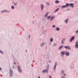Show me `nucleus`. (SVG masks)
<instances>
[{
    "label": "nucleus",
    "instance_id": "nucleus-1",
    "mask_svg": "<svg viewBox=\"0 0 78 78\" xmlns=\"http://www.w3.org/2000/svg\"><path fill=\"white\" fill-rule=\"evenodd\" d=\"M58 65V62H56L55 63L54 66L53 68V70L54 72H55L56 71V66H57V65Z\"/></svg>",
    "mask_w": 78,
    "mask_h": 78
},
{
    "label": "nucleus",
    "instance_id": "nucleus-2",
    "mask_svg": "<svg viewBox=\"0 0 78 78\" xmlns=\"http://www.w3.org/2000/svg\"><path fill=\"white\" fill-rule=\"evenodd\" d=\"M13 75V71L12 70L10 69L9 70V76L10 77L12 76Z\"/></svg>",
    "mask_w": 78,
    "mask_h": 78
},
{
    "label": "nucleus",
    "instance_id": "nucleus-3",
    "mask_svg": "<svg viewBox=\"0 0 78 78\" xmlns=\"http://www.w3.org/2000/svg\"><path fill=\"white\" fill-rule=\"evenodd\" d=\"M40 7L41 8V10L42 11V10H44V5L43 4H41L40 5Z\"/></svg>",
    "mask_w": 78,
    "mask_h": 78
},
{
    "label": "nucleus",
    "instance_id": "nucleus-4",
    "mask_svg": "<svg viewBox=\"0 0 78 78\" xmlns=\"http://www.w3.org/2000/svg\"><path fill=\"white\" fill-rule=\"evenodd\" d=\"M64 54L66 55V56H69V55H70V53L67 51H66V52H65V51Z\"/></svg>",
    "mask_w": 78,
    "mask_h": 78
},
{
    "label": "nucleus",
    "instance_id": "nucleus-5",
    "mask_svg": "<svg viewBox=\"0 0 78 78\" xmlns=\"http://www.w3.org/2000/svg\"><path fill=\"white\" fill-rule=\"evenodd\" d=\"M10 12V11L9 10H5L2 11L1 12V13H3V12Z\"/></svg>",
    "mask_w": 78,
    "mask_h": 78
},
{
    "label": "nucleus",
    "instance_id": "nucleus-6",
    "mask_svg": "<svg viewBox=\"0 0 78 78\" xmlns=\"http://www.w3.org/2000/svg\"><path fill=\"white\" fill-rule=\"evenodd\" d=\"M69 7V5L68 4V3H67L66 4V5H63L62 7V9H63V8H67V7Z\"/></svg>",
    "mask_w": 78,
    "mask_h": 78
},
{
    "label": "nucleus",
    "instance_id": "nucleus-7",
    "mask_svg": "<svg viewBox=\"0 0 78 78\" xmlns=\"http://www.w3.org/2000/svg\"><path fill=\"white\" fill-rule=\"evenodd\" d=\"M68 6H70V7H72V8H73L74 7V4H73V3H71L70 4H69L68 3Z\"/></svg>",
    "mask_w": 78,
    "mask_h": 78
},
{
    "label": "nucleus",
    "instance_id": "nucleus-8",
    "mask_svg": "<svg viewBox=\"0 0 78 78\" xmlns=\"http://www.w3.org/2000/svg\"><path fill=\"white\" fill-rule=\"evenodd\" d=\"M64 70H61V72L60 73V75L61 76H62V75H64Z\"/></svg>",
    "mask_w": 78,
    "mask_h": 78
},
{
    "label": "nucleus",
    "instance_id": "nucleus-9",
    "mask_svg": "<svg viewBox=\"0 0 78 78\" xmlns=\"http://www.w3.org/2000/svg\"><path fill=\"white\" fill-rule=\"evenodd\" d=\"M18 70L19 72H20V73H21L22 72V69L20 68V66H18Z\"/></svg>",
    "mask_w": 78,
    "mask_h": 78
},
{
    "label": "nucleus",
    "instance_id": "nucleus-10",
    "mask_svg": "<svg viewBox=\"0 0 78 78\" xmlns=\"http://www.w3.org/2000/svg\"><path fill=\"white\" fill-rule=\"evenodd\" d=\"M75 38V36L72 37L70 40V42H72L73 40H74Z\"/></svg>",
    "mask_w": 78,
    "mask_h": 78
},
{
    "label": "nucleus",
    "instance_id": "nucleus-11",
    "mask_svg": "<svg viewBox=\"0 0 78 78\" xmlns=\"http://www.w3.org/2000/svg\"><path fill=\"white\" fill-rule=\"evenodd\" d=\"M64 48H66V49H69V50H70V47L69 46H64Z\"/></svg>",
    "mask_w": 78,
    "mask_h": 78
},
{
    "label": "nucleus",
    "instance_id": "nucleus-12",
    "mask_svg": "<svg viewBox=\"0 0 78 78\" xmlns=\"http://www.w3.org/2000/svg\"><path fill=\"white\" fill-rule=\"evenodd\" d=\"M47 65L46 66V69L48 70V69H49V66L50 65L48 64V62L47 63Z\"/></svg>",
    "mask_w": 78,
    "mask_h": 78
},
{
    "label": "nucleus",
    "instance_id": "nucleus-13",
    "mask_svg": "<svg viewBox=\"0 0 78 78\" xmlns=\"http://www.w3.org/2000/svg\"><path fill=\"white\" fill-rule=\"evenodd\" d=\"M66 40V38H63V39L62 40V44H64V41H65Z\"/></svg>",
    "mask_w": 78,
    "mask_h": 78
},
{
    "label": "nucleus",
    "instance_id": "nucleus-14",
    "mask_svg": "<svg viewBox=\"0 0 78 78\" xmlns=\"http://www.w3.org/2000/svg\"><path fill=\"white\" fill-rule=\"evenodd\" d=\"M76 45L75 47L76 48H78V41H76L75 43Z\"/></svg>",
    "mask_w": 78,
    "mask_h": 78
},
{
    "label": "nucleus",
    "instance_id": "nucleus-15",
    "mask_svg": "<svg viewBox=\"0 0 78 78\" xmlns=\"http://www.w3.org/2000/svg\"><path fill=\"white\" fill-rule=\"evenodd\" d=\"M64 22L66 24L68 23V22H69V19L67 18L66 20H65Z\"/></svg>",
    "mask_w": 78,
    "mask_h": 78
},
{
    "label": "nucleus",
    "instance_id": "nucleus-16",
    "mask_svg": "<svg viewBox=\"0 0 78 78\" xmlns=\"http://www.w3.org/2000/svg\"><path fill=\"white\" fill-rule=\"evenodd\" d=\"M48 69H45L44 70H43L42 72H43V73H45V72H46V73H47V72H48Z\"/></svg>",
    "mask_w": 78,
    "mask_h": 78
},
{
    "label": "nucleus",
    "instance_id": "nucleus-17",
    "mask_svg": "<svg viewBox=\"0 0 78 78\" xmlns=\"http://www.w3.org/2000/svg\"><path fill=\"white\" fill-rule=\"evenodd\" d=\"M51 18L50 19V21L51 22V21H52L55 18V16H53L52 17L51 16Z\"/></svg>",
    "mask_w": 78,
    "mask_h": 78
},
{
    "label": "nucleus",
    "instance_id": "nucleus-18",
    "mask_svg": "<svg viewBox=\"0 0 78 78\" xmlns=\"http://www.w3.org/2000/svg\"><path fill=\"white\" fill-rule=\"evenodd\" d=\"M44 45H45V43L43 42L41 44L40 46L41 47H43L44 46Z\"/></svg>",
    "mask_w": 78,
    "mask_h": 78
},
{
    "label": "nucleus",
    "instance_id": "nucleus-19",
    "mask_svg": "<svg viewBox=\"0 0 78 78\" xmlns=\"http://www.w3.org/2000/svg\"><path fill=\"white\" fill-rule=\"evenodd\" d=\"M65 53V51H63V52H61V54H62V57H63L64 56V54Z\"/></svg>",
    "mask_w": 78,
    "mask_h": 78
},
{
    "label": "nucleus",
    "instance_id": "nucleus-20",
    "mask_svg": "<svg viewBox=\"0 0 78 78\" xmlns=\"http://www.w3.org/2000/svg\"><path fill=\"white\" fill-rule=\"evenodd\" d=\"M63 47H64V46H63V45L60 46V47L59 48H58L59 50H61V49H62V48H63Z\"/></svg>",
    "mask_w": 78,
    "mask_h": 78
},
{
    "label": "nucleus",
    "instance_id": "nucleus-21",
    "mask_svg": "<svg viewBox=\"0 0 78 78\" xmlns=\"http://www.w3.org/2000/svg\"><path fill=\"white\" fill-rule=\"evenodd\" d=\"M56 31H59L60 30V28H59V27H57L56 28Z\"/></svg>",
    "mask_w": 78,
    "mask_h": 78
},
{
    "label": "nucleus",
    "instance_id": "nucleus-22",
    "mask_svg": "<svg viewBox=\"0 0 78 78\" xmlns=\"http://www.w3.org/2000/svg\"><path fill=\"white\" fill-rule=\"evenodd\" d=\"M51 17V15H50L49 16H48L47 17V20H49Z\"/></svg>",
    "mask_w": 78,
    "mask_h": 78
},
{
    "label": "nucleus",
    "instance_id": "nucleus-23",
    "mask_svg": "<svg viewBox=\"0 0 78 78\" xmlns=\"http://www.w3.org/2000/svg\"><path fill=\"white\" fill-rule=\"evenodd\" d=\"M59 9L58 8L56 10H55L54 12V13H55V12H58V11H59Z\"/></svg>",
    "mask_w": 78,
    "mask_h": 78
},
{
    "label": "nucleus",
    "instance_id": "nucleus-24",
    "mask_svg": "<svg viewBox=\"0 0 78 78\" xmlns=\"http://www.w3.org/2000/svg\"><path fill=\"white\" fill-rule=\"evenodd\" d=\"M48 13L47 12V13H46L45 15L44 16V17H47L48 16Z\"/></svg>",
    "mask_w": 78,
    "mask_h": 78
},
{
    "label": "nucleus",
    "instance_id": "nucleus-25",
    "mask_svg": "<svg viewBox=\"0 0 78 78\" xmlns=\"http://www.w3.org/2000/svg\"><path fill=\"white\" fill-rule=\"evenodd\" d=\"M13 5L15 6H17V2H16L14 3H13Z\"/></svg>",
    "mask_w": 78,
    "mask_h": 78
},
{
    "label": "nucleus",
    "instance_id": "nucleus-26",
    "mask_svg": "<svg viewBox=\"0 0 78 78\" xmlns=\"http://www.w3.org/2000/svg\"><path fill=\"white\" fill-rule=\"evenodd\" d=\"M66 73H64V76H62L61 78H65V76H66Z\"/></svg>",
    "mask_w": 78,
    "mask_h": 78
},
{
    "label": "nucleus",
    "instance_id": "nucleus-27",
    "mask_svg": "<svg viewBox=\"0 0 78 78\" xmlns=\"http://www.w3.org/2000/svg\"><path fill=\"white\" fill-rule=\"evenodd\" d=\"M50 41L51 42H52L53 41V38H51L50 39Z\"/></svg>",
    "mask_w": 78,
    "mask_h": 78
},
{
    "label": "nucleus",
    "instance_id": "nucleus-28",
    "mask_svg": "<svg viewBox=\"0 0 78 78\" xmlns=\"http://www.w3.org/2000/svg\"><path fill=\"white\" fill-rule=\"evenodd\" d=\"M55 3H59V1L58 0H56L55 2Z\"/></svg>",
    "mask_w": 78,
    "mask_h": 78
},
{
    "label": "nucleus",
    "instance_id": "nucleus-29",
    "mask_svg": "<svg viewBox=\"0 0 78 78\" xmlns=\"http://www.w3.org/2000/svg\"><path fill=\"white\" fill-rule=\"evenodd\" d=\"M11 8L12 9H15L14 6H11Z\"/></svg>",
    "mask_w": 78,
    "mask_h": 78
},
{
    "label": "nucleus",
    "instance_id": "nucleus-30",
    "mask_svg": "<svg viewBox=\"0 0 78 78\" xmlns=\"http://www.w3.org/2000/svg\"><path fill=\"white\" fill-rule=\"evenodd\" d=\"M57 44L56 43H54L53 44V46H55V47H56V46Z\"/></svg>",
    "mask_w": 78,
    "mask_h": 78
},
{
    "label": "nucleus",
    "instance_id": "nucleus-31",
    "mask_svg": "<svg viewBox=\"0 0 78 78\" xmlns=\"http://www.w3.org/2000/svg\"><path fill=\"white\" fill-rule=\"evenodd\" d=\"M46 4H47V5H48V6H49L50 4L49 2H47L46 3Z\"/></svg>",
    "mask_w": 78,
    "mask_h": 78
},
{
    "label": "nucleus",
    "instance_id": "nucleus-32",
    "mask_svg": "<svg viewBox=\"0 0 78 78\" xmlns=\"http://www.w3.org/2000/svg\"><path fill=\"white\" fill-rule=\"evenodd\" d=\"M75 33L76 34H77V33H78V30H77L75 32Z\"/></svg>",
    "mask_w": 78,
    "mask_h": 78
},
{
    "label": "nucleus",
    "instance_id": "nucleus-33",
    "mask_svg": "<svg viewBox=\"0 0 78 78\" xmlns=\"http://www.w3.org/2000/svg\"><path fill=\"white\" fill-rule=\"evenodd\" d=\"M0 53H3V51H1V50H0Z\"/></svg>",
    "mask_w": 78,
    "mask_h": 78
},
{
    "label": "nucleus",
    "instance_id": "nucleus-34",
    "mask_svg": "<svg viewBox=\"0 0 78 78\" xmlns=\"http://www.w3.org/2000/svg\"><path fill=\"white\" fill-rule=\"evenodd\" d=\"M71 69H74V66H71L70 67Z\"/></svg>",
    "mask_w": 78,
    "mask_h": 78
},
{
    "label": "nucleus",
    "instance_id": "nucleus-35",
    "mask_svg": "<svg viewBox=\"0 0 78 78\" xmlns=\"http://www.w3.org/2000/svg\"><path fill=\"white\" fill-rule=\"evenodd\" d=\"M53 27V28H55V27H56V26L55 25H53L52 26Z\"/></svg>",
    "mask_w": 78,
    "mask_h": 78
},
{
    "label": "nucleus",
    "instance_id": "nucleus-36",
    "mask_svg": "<svg viewBox=\"0 0 78 78\" xmlns=\"http://www.w3.org/2000/svg\"><path fill=\"white\" fill-rule=\"evenodd\" d=\"M49 78H52V77L51 76L49 75Z\"/></svg>",
    "mask_w": 78,
    "mask_h": 78
},
{
    "label": "nucleus",
    "instance_id": "nucleus-37",
    "mask_svg": "<svg viewBox=\"0 0 78 78\" xmlns=\"http://www.w3.org/2000/svg\"><path fill=\"white\" fill-rule=\"evenodd\" d=\"M48 62H49V63H51V61L49 60L48 61Z\"/></svg>",
    "mask_w": 78,
    "mask_h": 78
},
{
    "label": "nucleus",
    "instance_id": "nucleus-38",
    "mask_svg": "<svg viewBox=\"0 0 78 78\" xmlns=\"http://www.w3.org/2000/svg\"><path fill=\"white\" fill-rule=\"evenodd\" d=\"M29 39H30V35H29L28 36Z\"/></svg>",
    "mask_w": 78,
    "mask_h": 78
},
{
    "label": "nucleus",
    "instance_id": "nucleus-39",
    "mask_svg": "<svg viewBox=\"0 0 78 78\" xmlns=\"http://www.w3.org/2000/svg\"><path fill=\"white\" fill-rule=\"evenodd\" d=\"M16 63L15 62H14V64L16 65Z\"/></svg>",
    "mask_w": 78,
    "mask_h": 78
},
{
    "label": "nucleus",
    "instance_id": "nucleus-40",
    "mask_svg": "<svg viewBox=\"0 0 78 78\" xmlns=\"http://www.w3.org/2000/svg\"><path fill=\"white\" fill-rule=\"evenodd\" d=\"M0 70H2V68L0 67Z\"/></svg>",
    "mask_w": 78,
    "mask_h": 78
},
{
    "label": "nucleus",
    "instance_id": "nucleus-41",
    "mask_svg": "<svg viewBox=\"0 0 78 78\" xmlns=\"http://www.w3.org/2000/svg\"><path fill=\"white\" fill-rule=\"evenodd\" d=\"M13 69H14V66H13Z\"/></svg>",
    "mask_w": 78,
    "mask_h": 78
},
{
    "label": "nucleus",
    "instance_id": "nucleus-42",
    "mask_svg": "<svg viewBox=\"0 0 78 78\" xmlns=\"http://www.w3.org/2000/svg\"><path fill=\"white\" fill-rule=\"evenodd\" d=\"M49 44H50V45H51V43H50Z\"/></svg>",
    "mask_w": 78,
    "mask_h": 78
},
{
    "label": "nucleus",
    "instance_id": "nucleus-43",
    "mask_svg": "<svg viewBox=\"0 0 78 78\" xmlns=\"http://www.w3.org/2000/svg\"><path fill=\"white\" fill-rule=\"evenodd\" d=\"M38 78H40V77H39H39H38Z\"/></svg>",
    "mask_w": 78,
    "mask_h": 78
},
{
    "label": "nucleus",
    "instance_id": "nucleus-44",
    "mask_svg": "<svg viewBox=\"0 0 78 78\" xmlns=\"http://www.w3.org/2000/svg\"><path fill=\"white\" fill-rule=\"evenodd\" d=\"M33 23H34V22H33Z\"/></svg>",
    "mask_w": 78,
    "mask_h": 78
},
{
    "label": "nucleus",
    "instance_id": "nucleus-45",
    "mask_svg": "<svg viewBox=\"0 0 78 78\" xmlns=\"http://www.w3.org/2000/svg\"><path fill=\"white\" fill-rule=\"evenodd\" d=\"M75 3H76V2H75Z\"/></svg>",
    "mask_w": 78,
    "mask_h": 78
},
{
    "label": "nucleus",
    "instance_id": "nucleus-46",
    "mask_svg": "<svg viewBox=\"0 0 78 78\" xmlns=\"http://www.w3.org/2000/svg\"><path fill=\"white\" fill-rule=\"evenodd\" d=\"M68 10H69V9H68Z\"/></svg>",
    "mask_w": 78,
    "mask_h": 78
}]
</instances>
